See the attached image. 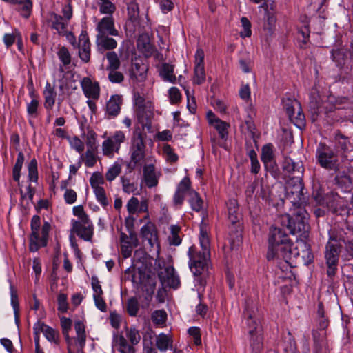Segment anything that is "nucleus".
Wrapping results in <instances>:
<instances>
[{"label": "nucleus", "instance_id": "1", "mask_svg": "<svg viewBox=\"0 0 353 353\" xmlns=\"http://www.w3.org/2000/svg\"><path fill=\"white\" fill-rule=\"evenodd\" d=\"M302 177L299 180L292 178L285 187V199L291 204L290 214L283 216L282 221L291 234L301 232L305 236L310 228L309 214L304 208L303 183Z\"/></svg>", "mask_w": 353, "mask_h": 353}, {"label": "nucleus", "instance_id": "2", "mask_svg": "<svg viewBox=\"0 0 353 353\" xmlns=\"http://www.w3.org/2000/svg\"><path fill=\"white\" fill-rule=\"evenodd\" d=\"M199 240L201 251L193 245L188 249V265L192 272L195 286L205 288L207 280L209 278V267L210 265V239L207 226L201 223L200 225Z\"/></svg>", "mask_w": 353, "mask_h": 353}, {"label": "nucleus", "instance_id": "3", "mask_svg": "<svg viewBox=\"0 0 353 353\" xmlns=\"http://www.w3.org/2000/svg\"><path fill=\"white\" fill-rule=\"evenodd\" d=\"M292 241L282 228L272 226L268 234L267 260H283L289 263L292 260Z\"/></svg>", "mask_w": 353, "mask_h": 353}, {"label": "nucleus", "instance_id": "4", "mask_svg": "<svg viewBox=\"0 0 353 353\" xmlns=\"http://www.w3.org/2000/svg\"><path fill=\"white\" fill-rule=\"evenodd\" d=\"M145 127H136L132 133L130 147V162L128 165L131 170H134L137 165H141L145 157Z\"/></svg>", "mask_w": 353, "mask_h": 353}, {"label": "nucleus", "instance_id": "5", "mask_svg": "<svg viewBox=\"0 0 353 353\" xmlns=\"http://www.w3.org/2000/svg\"><path fill=\"white\" fill-rule=\"evenodd\" d=\"M256 311L255 305L250 304V301H246L243 315L249 330L250 346L253 350H259L262 347V339L258 334L260 322L256 317Z\"/></svg>", "mask_w": 353, "mask_h": 353}, {"label": "nucleus", "instance_id": "6", "mask_svg": "<svg viewBox=\"0 0 353 353\" xmlns=\"http://www.w3.org/2000/svg\"><path fill=\"white\" fill-rule=\"evenodd\" d=\"M316 159L321 167L327 170H338L339 168V152L325 143L320 142L316 151Z\"/></svg>", "mask_w": 353, "mask_h": 353}, {"label": "nucleus", "instance_id": "7", "mask_svg": "<svg viewBox=\"0 0 353 353\" xmlns=\"http://www.w3.org/2000/svg\"><path fill=\"white\" fill-rule=\"evenodd\" d=\"M134 101L139 122L142 126H150V119L153 115L152 103L147 101L139 92L134 94Z\"/></svg>", "mask_w": 353, "mask_h": 353}, {"label": "nucleus", "instance_id": "8", "mask_svg": "<svg viewBox=\"0 0 353 353\" xmlns=\"http://www.w3.org/2000/svg\"><path fill=\"white\" fill-rule=\"evenodd\" d=\"M332 241H328L325 245L324 258L327 266V275L329 278L333 279L338 270L341 248Z\"/></svg>", "mask_w": 353, "mask_h": 353}, {"label": "nucleus", "instance_id": "9", "mask_svg": "<svg viewBox=\"0 0 353 353\" xmlns=\"http://www.w3.org/2000/svg\"><path fill=\"white\" fill-rule=\"evenodd\" d=\"M132 281L136 284L143 285L145 287V299L151 300L156 288L155 280L141 268L134 269L132 274Z\"/></svg>", "mask_w": 353, "mask_h": 353}, {"label": "nucleus", "instance_id": "10", "mask_svg": "<svg viewBox=\"0 0 353 353\" xmlns=\"http://www.w3.org/2000/svg\"><path fill=\"white\" fill-rule=\"evenodd\" d=\"M310 231V229L308 230ZM294 234H298L299 239L296 241V245L292 248V257H297L301 256L305 265H309L314 261V256L312 252L311 245L306 241L308 237L309 232L305 236L302 235L301 232H296Z\"/></svg>", "mask_w": 353, "mask_h": 353}, {"label": "nucleus", "instance_id": "11", "mask_svg": "<svg viewBox=\"0 0 353 353\" xmlns=\"http://www.w3.org/2000/svg\"><path fill=\"white\" fill-rule=\"evenodd\" d=\"M50 230V223L48 221H44L41 226V234L39 232H30L28 238V249L30 252H36L40 248L47 246Z\"/></svg>", "mask_w": 353, "mask_h": 353}, {"label": "nucleus", "instance_id": "12", "mask_svg": "<svg viewBox=\"0 0 353 353\" xmlns=\"http://www.w3.org/2000/svg\"><path fill=\"white\" fill-rule=\"evenodd\" d=\"M71 224L72 232L85 241H92L94 235V225L90 219L82 221L72 219Z\"/></svg>", "mask_w": 353, "mask_h": 353}, {"label": "nucleus", "instance_id": "13", "mask_svg": "<svg viewBox=\"0 0 353 353\" xmlns=\"http://www.w3.org/2000/svg\"><path fill=\"white\" fill-rule=\"evenodd\" d=\"M140 236L143 242L147 241L153 248L159 241V232L155 223L151 221H147L140 229Z\"/></svg>", "mask_w": 353, "mask_h": 353}, {"label": "nucleus", "instance_id": "14", "mask_svg": "<svg viewBox=\"0 0 353 353\" xmlns=\"http://www.w3.org/2000/svg\"><path fill=\"white\" fill-rule=\"evenodd\" d=\"M228 221L233 225L236 231L241 230V221L242 215L239 212V205L235 199H230L226 202Z\"/></svg>", "mask_w": 353, "mask_h": 353}, {"label": "nucleus", "instance_id": "15", "mask_svg": "<svg viewBox=\"0 0 353 353\" xmlns=\"http://www.w3.org/2000/svg\"><path fill=\"white\" fill-rule=\"evenodd\" d=\"M282 168L288 177L299 180L303 174L304 168L302 162H295L290 157H285L283 161Z\"/></svg>", "mask_w": 353, "mask_h": 353}, {"label": "nucleus", "instance_id": "16", "mask_svg": "<svg viewBox=\"0 0 353 353\" xmlns=\"http://www.w3.org/2000/svg\"><path fill=\"white\" fill-rule=\"evenodd\" d=\"M80 84L85 97L94 100L99 98L100 85L98 81H92L90 77H86L81 79Z\"/></svg>", "mask_w": 353, "mask_h": 353}, {"label": "nucleus", "instance_id": "17", "mask_svg": "<svg viewBox=\"0 0 353 353\" xmlns=\"http://www.w3.org/2000/svg\"><path fill=\"white\" fill-rule=\"evenodd\" d=\"M97 36L111 35L117 36L119 31L114 27V20L112 16L103 17L96 27Z\"/></svg>", "mask_w": 353, "mask_h": 353}, {"label": "nucleus", "instance_id": "18", "mask_svg": "<svg viewBox=\"0 0 353 353\" xmlns=\"http://www.w3.org/2000/svg\"><path fill=\"white\" fill-rule=\"evenodd\" d=\"M158 276L162 284L165 283L170 288L177 289L180 285L179 277L172 266L166 267L163 272L158 273Z\"/></svg>", "mask_w": 353, "mask_h": 353}, {"label": "nucleus", "instance_id": "19", "mask_svg": "<svg viewBox=\"0 0 353 353\" xmlns=\"http://www.w3.org/2000/svg\"><path fill=\"white\" fill-rule=\"evenodd\" d=\"M46 22L50 28L55 30L60 36H64L66 34L68 22L65 21L63 17L54 12H50L48 14Z\"/></svg>", "mask_w": 353, "mask_h": 353}, {"label": "nucleus", "instance_id": "20", "mask_svg": "<svg viewBox=\"0 0 353 353\" xmlns=\"http://www.w3.org/2000/svg\"><path fill=\"white\" fill-rule=\"evenodd\" d=\"M122 97L119 94H114L106 103L105 117L108 119L116 117L121 112Z\"/></svg>", "mask_w": 353, "mask_h": 353}, {"label": "nucleus", "instance_id": "21", "mask_svg": "<svg viewBox=\"0 0 353 353\" xmlns=\"http://www.w3.org/2000/svg\"><path fill=\"white\" fill-rule=\"evenodd\" d=\"M79 56L81 60L84 63H88L90 60L91 43L88 35L85 31H83L79 37Z\"/></svg>", "mask_w": 353, "mask_h": 353}, {"label": "nucleus", "instance_id": "22", "mask_svg": "<svg viewBox=\"0 0 353 353\" xmlns=\"http://www.w3.org/2000/svg\"><path fill=\"white\" fill-rule=\"evenodd\" d=\"M332 241L336 245H339L340 248L342 247L341 243L345 245H351L352 240L349 236V234L345 232L343 229L332 228L329 231V241Z\"/></svg>", "mask_w": 353, "mask_h": 353}, {"label": "nucleus", "instance_id": "23", "mask_svg": "<svg viewBox=\"0 0 353 353\" xmlns=\"http://www.w3.org/2000/svg\"><path fill=\"white\" fill-rule=\"evenodd\" d=\"M126 208L129 215L148 212V201L147 199L139 201L137 197L132 196L128 200Z\"/></svg>", "mask_w": 353, "mask_h": 353}, {"label": "nucleus", "instance_id": "24", "mask_svg": "<svg viewBox=\"0 0 353 353\" xmlns=\"http://www.w3.org/2000/svg\"><path fill=\"white\" fill-rule=\"evenodd\" d=\"M43 96L44 98L43 107L46 112H51L55 104L57 92L54 87L48 81L46 82L43 90Z\"/></svg>", "mask_w": 353, "mask_h": 353}, {"label": "nucleus", "instance_id": "25", "mask_svg": "<svg viewBox=\"0 0 353 353\" xmlns=\"http://www.w3.org/2000/svg\"><path fill=\"white\" fill-rule=\"evenodd\" d=\"M143 176L146 186L149 188L156 187L158 185L159 179L155 172L154 165H145L143 169Z\"/></svg>", "mask_w": 353, "mask_h": 353}, {"label": "nucleus", "instance_id": "26", "mask_svg": "<svg viewBox=\"0 0 353 353\" xmlns=\"http://www.w3.org/2000/svg\"><path fill=\"white\" fill-rule=\"evenodd\" d=\"M109 35H101L96 37V43L98 48V50L103 53L104 50L112 51L117 47V41L109 37Z\"/></svg>", "mask_w": 353, "mask_h": 353}, {"label": "nucleus", "instance_id": "27", "mask_svg": "<svg viewBox=\"0 0 353 353\" xmlns=\"http://www.w3.org/2000/svg\"><path fill=\"white\" fill-rule=\"evenodd\" d=\"M74 329L77 337L74 338L76 344L79 345L78 353L83 352V349L85 345L86 335L85 331V325L81 321H75Z\"/></svg>", "mask_w": 353, "mask_h": 353}, {"label": "nucleus", "instance_id": "28", "mask_svg": "<svg viewBox=\"0 0 353 353\" xmlns=\"http://www.w3.org/2000/svg\"><path fill=\"white\" fill-rule=\"evenodd\" d=\"M331 208L332 212L337 216H341L343 219L347 218L352 209V208L348 207L347 204L343 200L333 201Z\"/></svg>", "mask_w": 353, "mask_h": 353}, {"label": "nucleus", "instance_id": "29", "mask_svg": "<svg viewBox=\"0 0 353 353\" xmlns=\"http://www.w3.org/2000/svg\"><path fill=\"white\" fill-rule=\"evenodd\" d=\"M41 327H42V333L46 339L50 343L55 345L59 344V331L46 325L40 321Z\"/></svg>", "mask_w": 353, "mask_h": 353}, {"label": "nucleus", "instance_id": "30", "mask_svg": "<svg viewBox=\"0 0 353 353\" xmlns=\"http://www.w3.org/2000/svg\"><path fill=\"white\" fill-rule=\"evenodd\" d=\"M57 54L59 59L62 63V65L59 66V71L63 73L64 72L63 67L68 68V65L70 64L72 57L68 49L65 46L61 47Z\"/></svg>", "mask_w": 353, "mask_h": 353}, {"label": "nucleus", "instance_id": "31", "mask_svg": "<svg viewBox=\"0 0 353 353\" xmlns=\"http://www.w3.org/2000/svg\"><path fill=\"white\" fill-rule=\"evenodd\" d=\"M146 68L143 65L139 63H133L130 70V77L131 79L141 81L145 79Z\"/></svg>", "mask_w": 353, "mask_h": 353}, {"label": "nucleus", "instance_id": "32", "mask_svg": "<svg viewBox=\"0 0 353 353\" xmlns=\"http://www.w3.org/2000/svg\"><path fill=\"white\" fill-rule=\"evenodd\" d=\"M276 17L275 13L267 12L264 17V23L263 26V30L269 35H272L275 30Z\"/></svg>", "mask_w": 353, "mask_h": 353}, {"label": "nucleus", "instance_id": "33", "mask_svg": "<svg viewBox=\"0 0 353 353\" xmlns=\"http://www.w3.org/2000/svg\"><path fill=\"white\" fill-rule=\"evenodd\" d=\"M87 146L88 149L85 153L84 163L86 167L92 168L97 163V157L95 154L97 147L94 143L92 144L90 141L87 142Z\"/></svg>", "mask_w": 353, "mask_h": 353}, {"label": "nucleus", "instance_id": "34", "mask_svg": "<svg viewBox=\"0 0 353 353\" xmlns=\"http://www.w3.org/2000/svg\"><path fill=\"white\" fill-rule=\"evenodd\" d=\"M188 202L192 210L200 212L203 209V201L199 194L195 190H190L189 192Z\"/></svg>", "mask_w": 353, "mask_h": 353}, {"label": "nucleus", "instance_id": "35", "mask_svg": "<svg viewBox=\"0 0 353 353\" xmlns=\"http://www.w3.org/2000/svg\"><path fill=\"white\" fill-rule=\"evenodd\" d=\"M294 103L296 105L297 112L290 119L296 126L302 129L305 125V114L302 110L301 103L298 101H295Z\"/></svg>", "mask_w": 353, "mask_h": 353}, {"label": "nucleus", "instance_id": "36", "mask_svg": "<svg viewBox=\"0 0 353 353\" xmlns=\"http://www.w3.org/2000/svg\"><path fill=\"white\" fill-rule=\"evenodd\" d=\"M17 5L20 6L18 11L23 18L28 19L31 16L33 7L32 0H18Z\"/></svg>", "mask_w": 353, "mask_h": 353}, {"label": "nucleus", "instance_id": "37", "mask_svg": "<svg viewBox=\"0 0 353 353\" xmlns=\"http://www.w3.org/2000/svg\"><path fill=\"white\" fill-rule=\"evenodd\" d=\"M212 126L217 131L219 137L223 140H227L228 137V130L230 128V124L221 119H217L215 121V123Z\"/></svg>", "mask_w": 353, "mask_h": 353}, {"label": "nucleus", "instance_id": "38", "mask_svg": "<svg viewBox=\"0 0 353 353\" xmlns=\"http://www.w3.org/2000/svg\"><path fill=\"white\" fill-rule=\"evenodd\" d=\"M172 342L170 336L161 334L157 338L156 345L160 351L165 352L169 347H172Z\"/></svg>", "mask_w": 353, "mask_h": 353}, {"label": "nucleus", "instance_id": "39", "mask_svg": "<svg viewBox=\"0 0 353 353\" xmlns=\"http://www.w3.org/2000/svg\"><path fill=\"white\" fill-rule=\"evenodd\" d=\"M181 231V228L177 225H172L170 226V234L168 236V242L170 245L178 246L181 243V239L179 233Z\"/></svg>", "mask_w": 353, "mask_h": 353}, {"label": "nucleus", "instance_id": "40", "mask_svg": "<svg viewBox=\"0 0 353 353\" xmlns=\"http://www.w3.org/2000/svg\"><path fill=\"white\" fill-rule=\"evenodd\" d=\"M24 154L22 152H19L17 154L15 164L12 169L13 180L16 182H19L21 176V170L24 162Z\"/></svg>", "mask_w": 353, "mask_h": 353}, {"label": "nucleus", "instance_id": "41", "mask_svg": "<svg viewBox=\"0 0 353 353\" xmlns=\"http://www.w3.org/2000/svg\"><path fill=\"white\" fill-rule=\"evenodd\" d=\"M161 75L165 81L174 83L176 81L174 74V66L168 63H163L161 70Z\"/></svg>", "mask_w": 353, "mask_h": 353}, {"label": "nucleus", "instance_id": "42", "mask_svg": "<svg viewBox=\"0 0 353 353\" xmlns=\"http://www.w3.org/2000/svg\"><path fill=\"white\" fill-rule=\"evenodd\" d=\"M105 57L108 61L106 70H118L121 66V61L114 51H109Z\"/></svg>", "mask_w": 353, "mask_h": 353}, {"label": "nucleus", "instance_id": "43", "mask_svg": "<svg viewBox=\"0 0 353 353\" xmlns=\"http://www.w3.org/2000/svg\"><path fill=\"white\" fill-rule=\"evenodd\" d=\"M99 6L100 13L108 16H112L117 9L115 4L110 0H99Z\"/></svg>", "mask_w": 353, "mask_h": 353}, {"label": "nucleus", "instance_id": "44", "mask_svg": "<svg viewBox=\"0 0 353 353\" xmlns=\"http://www.w3.org/2000/svg\"><path fill=\"white\" fill-rule=\"evenodd\" d=\"M167 313L164 310H157L152 314V320L154 325L163 327L167 320Z\"/></svg>", "mask_w": 353, "mask_h": 353}, {"label": "nucleus", "instance_id": "45", "mask_svg": "<svg viewBox=\"0 0 353 353\" xmlns=\"http://www.w3.org/2000/svg\"><path fill=\"white\" fill-rule=\"evenodd\" d=\"M162 151L165 155V161L170 163H175L179 161V156L174 151V149L169 144L163 146Z\"/></svg>", "mask_w": 353, "mask_h": 353}, {"label": "nucleus", "instance_id": "46", "mask_svg": "<svg viewBox=\"0 0 353 353\" xmlns=\"http://www.w3.org/2000/svg\"><path fill=\"white\" fill-rule=\"evenodd\" d=\"M205 81V72L204 65H194L193 83L201 85Z\"/></svg>", "mask_w": 353, "mask_h": 353}, {"label": "nucleus", "instance_id": "47", "mask_svg": "<svg viewBox=\"0 0 353 353\" xmlns=\"http://www.w3.org/2000/svg\"><path fill=\"white\" fill-rule=\"evenodd\" d=\"M28 179L30 181L37 182L38 181V163L35 158L32 159L28 163Z\"/></svg>", "mask_w": 353, "mask_h": 353}, {"label": "nucleus", "instance_id": "48", "mask_svg": "<svg viewBox=\"0 0 353 353\" xmlns=\"http://www.w3.org/2000/svg\"><path fill=\"white\" fill-rule=\"evenodd\" d=\"M126 310L130 316H136L139 310V303L136 297L130 298L126 303Z\"/></svg>", "mask_w": 353, "mask_h": 353}, {"label": "nucleus", "instance_id": "49", "mask_svg": "<svg viewBox=\"0 0 353 353\" xmlns=\"http://www.w3.org/2000/svg\"><path fill=\"white\" fill-rule=\"evenodd\" d=\"M93 192L95 195L97 201L104 209H106V208L109 205L110 202L107 197L104 188L94 190Z\"/></svg>", "mask_w": 353, "mask_h": 353}, {"label": "nucleus", "instance_id": "50", "mask_svg": "<svg viewBox=\"0 0 353 353\" xmlns=\"http://www.w3.org/2000/svg\"><path fill=\"white\" fill-rule=\"evenodd\" d=\"M90 183L93 190L103 188L102 186L105 183L103 176L99 172H94L90 176Z\"/></svg>", "mask_w": 353, "mask_h": 353}, {"label": "nucleus", "instance_id": "51", "mask_svg": "<svg viewBox=\"0 0 353 353\" xmlns=\"http://www.w3.org/2000/svg\"><path fill=\"white\" fill-rule=\"evenodd\" d=\"M103 153L105 156L112 157L114 152L118 153L119 150H117V147L112 142V139L108 137L102 144Z\"/></svg>", "mask_w": 353, "mask_h": 353}, {"label": "nucleus", "instance_id": "52", "mask_svg": "<svg viewBox=\"0 0 353 353\" xmlns=\"http://www.w3.org/2000/svg\"><path fill=\"white\" fill-rule=\"evenodd\" d=\"M126 336L132 345H137L141 340L139 331L134 327L127 328Z\"/></svg>", "mask_w": 353, "mask_h": 353}, {"label": "nucleus", "instance_id": "53", "mask_svg": "<svg viewBox=\"0 0 353 353\" xmlns=\"http://www.w3.org/2000/svg\"><path fill=\"white\" fill-rule=\"evenodd\" d=\"M39 101L37 99H32L27 103V114L29 117L36 118L39 115Z\"/></svg>", "mask_w": 353, "mask_h": 353}, {"label": "nucleus", "instance_id": "54", "mask_svg": "<svg viewBox=\"0 0 353 353\" xmlns=\"http://www.w3.org/2000/svg\"><path fill=\"white\" fill-rule=\"evenodd\" d=\"M261 159L263 163L274 160V154L272 150V145L271 143L265 145L262 148Z\"/></svg>", "mask_w": 353, "mask_h": 353}, {"label": "nucleus", "instance_id": "55", "mask_svg": "<svg viewBox=\"0 0 353 353\" xmlns=\"http://www.w3.org/2000/svg\"><path fill=\"white\" fill-rule=\"evenodd\" d=\"M61 326L62 328V332L63 336H65V341L68 342V341H72V339L69 336V331L71 329L72 326V321L69 318L63 317L61 319Z\"/></svg>", "mask_w": 353, "mask_h": 353}, {"label": "nucleus", "instance_id": "56", "mask_svg": "<svg viewBox=\"0 0 353 353\" xmlns=\"http://www.w3.org/2000/svg\"><path fill=\"white\" fill-rule=\"evenodd\" d=\"M121 172V166L120 164L115 163L110 167L105 173V179L108 181H112Z\"/></svg>", "mask_w": 353, "mask_h": 353}, {"label": "nucleus", "instance_id": "57", "mask_svg": "<svg viewBox=\"0 0 353 353\" xmlns=\"http://www.w3.org/2000/svg\"><path fill=\"white\" fill-rule=\"evenodd\" d=\"M108 71V79L112 83H121L124 80V75L118 70H107Z\"/></svg>", "mask_w": 353, "mask_h": 353}, {"label": "nucleus", "instance_id": "58", "mask_svg": "<svg viewBox=\"0 0 353 353\" xmlns=\"http://www.w3.org/2000/svg\"><path fill=\"white\" fill-rule=\"evenodd\" d=\"M123 190L128 194L134 193L137 190V185L125 176L121 177Z\"/></svg>", "mask_w": 353, "mask_h": 353}, {"label": "nucleus", "instance_id": "59", "mask_svg": "<svg viewBox=\"0 0 353 353\" xmlns=\"http://www.w3.org/2000/svg\"><path fill=\"white\" fill-rule=\"evenodd\" d=\"M18 29H14L12 33H6L3 37V41L7 49L10 48L15 42L17 38Z\"/></svg>", "mask_w": 353, "mask_h": 353}, {"label": "nucleus", "instance_id": "60", "mask_svg": "<svg viewBox=\"0 0 353 353\" xmlns=\"http://www.w3.org/2000/svg\"><path fill=\"white\" fill-rule=\"evenodd\" d=\"M119 352L121 353H134V345H129L125 338L120 336L119 338Z\"/></svg>", "mask_w": 353, "mask_h": 353}, {"label": "nucleus", "instance_id": "61", "mask_svg": "<svg viewBox=\"0 0 353 353\" xmlns=\"http://www.w3.org/2000/svg\"><path fill=\"white\" fill-rule=\"evenodd\" d=\"M170 102L172 105H176L181 101V94L176 87H172L168 91Z\"/></svg>", "mask_w": 353, "mask_h": 353}, {"label": "nucleus", "instance_id": "62", "mask_svg": "<svg viewBox=\"0 0 353 353\" xmlns=\"http://www.w3.org/2000/svg\"><path fill=\"white\" fill-rule=\"evenodd\" d=\"M57 310L61 313H65L68 309V297L65 294L60 293L57 296Z\"/></svg>", "mask_w": 353, "mask_h": 353}, {"label": "nucleus", "instance_id": "63", "mask_svg": "<svg viewBox=\"0 0 353 353\" xmlns=\"http://www.w3.org/2000/svg\"><path fill=\"white\" fill-rule=\"evenodd\" d=\"M72 212L74 216L78 217L79 220H77V221H88L90 219L82 205L73 207Z\"/></svg>", "mask_w": 353, "mask_h": 353}, {"label": "nucleus", "instance_id": "64", "mask_svg": "<svg viewBox=\"0 0 353 353\" xmlns=\"http://www.w3.org/2000/svg\"><path fill=\"white\" fill-rule=\"evenodd\" d=\"M176 190L185 194L190 192L191 189V181L188 176H185L178 184Z\"/></svg>", "mask_w": 353, "mask_h": 353}]
</instances>
